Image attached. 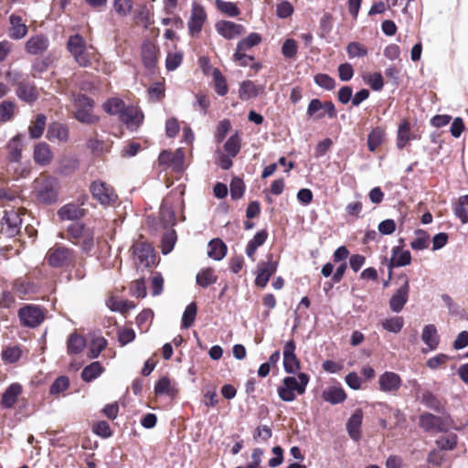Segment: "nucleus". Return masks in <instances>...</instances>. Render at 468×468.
<instances>
[{"mask_svg": "<svg viewBox=\"0 0 468 468\" xmlns=\"http://www.w3.org/2000/svg\"><path fill=\"white\" fill-rule=\"evenodd\" d=\"M67 49L76 63L82 68L90 67L93 61H99L100 54L92 46L88 47L84 37L80 34L72 35L67 42Z\"/></svg>", "mask_w": 468, "mask_h": 468, "instance_id": "f257e3e1", "label": "nucleus"}, {"mask_svg": "<svg viewBox=\"0 0 468 468\" xmlns=\"http://www.w3.org/2000/svg\"><path fill=\"white\" fill-rule=\"evenodd\" d=\"M65 232V239L73 245L79 246L82 252L89 254L94 249V229L87 227L84 223H72L66 229Z\"/></svg>", "mask_w": 468, "mask_h": 468, "instance_id": "f03ea898", "label": "nucleus"}, {"mask_svg": "<svg viewBox=\"0 0 468 468\" xmlns=\"http://www.w3.org/2000/svg\"><path fill=\"white\" fill-rule=\"evenodd\" d=\"M33 192L37 200L45 205L56 203L58 199V180L50 176L41 175L33 183Z\"/></svg>", "mask_w": 468, "mask_h": 468, "instance_id": "7ed1b4c3", "label": "nucleus"}, {"mask_svg": "<svg viewBox=\"0 0 468 468\" xmlns=\"http://www.w3.org/2000/svg\"><path fill=\"white\" fill-rule=\"evenodd\" d=\"M310 377L303 372H300L297 378L285 377L277 388L279 398L285 402L293 401L296 394L303 395L305 392Z\"/></svg>", "mask_w": 468, "mask_h": 468, "instance_id": "20e7f679", "label": "nucleus"}, {"mask_svg": "<svg viewBox=\"0 0 468 468\" xmlns=\"http://www.w3.org/2000/svg\"><path fill=\"white\" fill-rule=\"evenodd\" d=\"M45 259L52 268H67L75 263L76 252L73 249L57 243L48 250Z\"/></svg>", "mask_w": 468, "mask_h": 468, "instance_id": "39448f33", "label": "nucleus"}, {"mask_svg": "<svg viewBox=\"0 0 468 468\" xmlns=\"http://www.w3.org/2000/svg\"><path fill=\"white\" fill-rule=\"evenodd\" d=\"M90 192L94 200L102 207H113L118 202V194L112 186L101 179L94 180L90 185Z\"/></svg>", "mask_w": 468, "mask_h": 468, "instance_id": "423d86ee", "label": "nucleus"}, {"mask_svg": "<svg viewBox=\"0 0 468 468\" xmlns=\"http://www.w3.org/2000/svg\"><path fill=\"white\" fill-rule=\"evenodd\" d=\"M95 102L86 94L80 93L74 98L76 111L74 117L82 123L93 124L99 122L100 118L93 113Z\"/></svg>", "mask_w": 468, "mask_h": 468, "instance_id": "0eeeda50", "label": "nucleus"}, {"mask_svg": "<svg viewBox=\"0 0 468 468\" xmlns=\"http://www.w3.org/2000/svg\"><path fill=\"white\" fill-rule=\"evenodd\" d=\"M207 23V13L205 7L194 2L191 5L190 16L187 20L188 34L191 37H198L204 26Z\"/></svg>", "mask_w": 468, "mask_h": 468, "instance_id": "6e6552de", "label": "nucleus"}, {"mask_svg": "<svg viewBox=\"0 0 468 468\" xmlns=\"http://www.w3.org/2000/svg\"><path fill=\"white\" fill-rule=\"evenodd\" d=\"M306 115L314 121L327 116L329 119L337 117V111L331 101H322L319 99H312L307 106Z\"/></svg>", "mask_w": 468, "mask_h": 468, "instance_id": "1a4fd4ad", "label": "nucleus"}, {"mask_svg": "<svg viewBox=\"0 0 468 468\" xmlns=\"http://www.w3.org/2000/svg\"><path fill=\"white\" fill-rule=\"evenodd\" d=\"M18 317L22 325L35 328L44 322L45 309L35 304H26L18 310Z\"/></svg>", "mask_w": 468, "mask_h": 468, "instance_id": "9d476101", "label": "nucleus"}, {"mask_svg": "<svg viewBox=\"0 0 468 468\" xmlns=\"http://www.w3.org/2000/svg\"><path fill=\"white\" fill-rule=\"evenodd\" d=\"M22 219L17 210H5L0 222V232L7 238H14L21 232Z\"/></svg>", "mask_w": 468, "mask_h": 468, "instance_id": "9b49d317", "label": "nucleus"}, {"mask_svg": "<svg viewBox=\"0 0 468 468\" xmlns=\"http://www.w3.org/2000/svg\"><path fill=\"white\" fill-rule=\"evenodd\" d=\"M267 261H261L257 265L255 284L258 287L264 288L267 286L270 278L276 272L278 261H274L272 253H269Z\"/></svg>", "mask_w": 468, "mask_h": 468, "instance_id": "f8f14e48", "label": "nucleus"}, {"mask_svg": "<svg viewBox=\"0 0 468 468\" xmlns=\"http://www.w3.org/2000/svg\"><path fill=\"white\" fill-rule=\"evenodd\" d=\"M132 249L134 256V263L137 268H148L154 264V248L150 243L144 240H138L133 245Z\"/></svg>", "mask_w": 468, "mask_h": 468, "instance_id": "ddd939ff", "label": "nucleus"}, {"mask_svg": "<svg viewBox=\"0 0 468 468\" xmlns=\"http://www.w3.org/2000/svg\"><path fill=\"white\" fill-rule=\"evenodd\" d=\"M119 119L126 125L127 129L135 131L143 123L144 115L139 107L126 105Z\"/></svg>", "mask_w": 468, "mask_h": 468, "instance_id": "4468645a", "label": "nucleus"}, {"mask_svg": "<svg viewBox=\"0 0 468 468\" xmlns=\"http://www.w3.org/2000/svg\"><path fill=\"white\" fill-rule=\"evenodd\" d=\"M88 197L83 196V200L80 205L75 204L73 202L65 204L58 210V217L60 220H70V221H78L84 218L87 214V209L81 207L84 204L85 200H87Z\"/></svg>", "mask_w": 468, "mask_h": 468, "instance_id": "2eb2a0df", "label": "nucleus"}, {"mask_svg": "<svg viewBox=\"0 0 468 468\" xmlns=\"http://www.w3.org/2000/svg\"><path fill=\"white\" fill-rule=\"evenodd\" d=\"M295 350L296 344L293 339L285 343L283 347V367L288 374H295L301 367V363L295 355Z\"/></svg>", "mask_w": 468, "mask_h": 468, "instance_id": "dca6fc26", "label": "nucleus"}, {"mask_svg": "<svg viewBox=\"0 0 468 468\" xmlns=\"http://www.w3.org/2000/svg\"><path fill=\"white\" fill-rule=\"evenodd\" d=\"M37 291L38 286L27 276L16 279L12 284V292L21 299L29 298Z\"/></svg>", "mask_w": 468, "mask_h": 468, "instance_id": "f3484780", "label": "nucleus"}, {"mask_svg": "<svg viewBox=\"0 0 468 468\" xmlns=\"http://www.w3.org/2000/svg\"><path fill=\"white\" fill-rule=\"evenodd\" d=\"M141 55L144 66L148 69H154L158 63L160 48L155 42L145 40L142 45Z\"/></svg>", "mask_w": 468, "mask_h": 468, "instance_id": "a211bd4d", "label": "nucleus"}, {"mask_svg": "<svg viewBox=\"0 0 468 468\" xmlns=\"http://www.w3.org/2000/svg\"><path fill=\"white\" fill-rule=\"evenodd\" d=\"M215 28L220 36L229 40L242 36L245 33V27L242 25L229 20L218 21Z\"/></svg>", "mask_w": 468, "mask_h": 468, "instance_id": "6ab92c4d", "label": "nucleus"}, {"mask_svg": "<svg viewBox=\"0 0 468 468\" xmlns=\"http://www.w3.org/2000/svg\"><path fill=\"white\" fill-rule=\"evenodd\" d=\"M379 389L386 393H395L402 386L400 376L395 372L386 371L378 378Z\"/></svg>", "mask_w": 468, "mask_h": 468, "instance_id": "aec40b11", "label": "nucleus"}, {"mask_svg": "<svg viewBox=\"0 0 468 468\" xmlns=\"http://www.w3.org/2000/svg\"><path fill=\"white\" fill-rule=\"evenodd\" d=\"M409 294L410 282L408 277L405 276L404 283L393 293L389 299V308L395 313H399L407 303Z\"/></svg>", "mask_w": 468, "mask_h": 468, "instance_id": "412c9836", "label": "nucleus"}, {"mask_svg": "<svg viewBox=\"0 0 468 468\" xmlns=\"http://www.w3.org/2000/svg\"><path fill=\"white\" fill-rule=\"evenodd\" d=\"M48 37L44 34L34 35L25 43L26 52L34 56L42 55L48 50Z\"/></svg>", "mask_w": 468, "mask_h": 468, "instance_id": "4be33fe9", "label": "nucleus"}, {"mask_svg": "<svg viewBox=\"0 0 468 468\" xmlns=\"http://www.w3.org/2000/svg\"><path fill=\"white\" fill-rule=\"evenodd\" d=\"M16 94L21 101L29 104L37 101L39 97L36 85L26 80L16 84Z\"/></svg>", "mask_w": 468, "mask_h": 468, "instance_id": "5701e85b", "label": "nucleus"}, {"mask_svg": "<svg viewBox=\"0 0 468 468\" xmlns=\"http://www.w3.org/2000/svg\"><path fill=\"white\" fill-rule=\"evenodd\" d=\"M23 393V387L19 383H12L1 395L0 406L3 409H12Z\"/></svg>", "mask_w": 468, "mask_h": 468, "instance_id": "b1692460", "label": "nucleus"}, {"mask_svg": "<svg viewBox=\"0 0 468 468\" xmlns=\"http://www.w3.org/2000/svg\"><path fill=\"white\" fill-rule=\"evenodd\" d=\"M419 425L427 432H441L445 431L442 419L429 412H425L420 416Z\"/></svg>", "mask_w": 468, "mask_h": 468, "instance_id": "393cba45", "label": "nucleus"}, {"mask_svg": "<svg viewBox=\"0 0 468 468\" xmlns=\"http://www.w3.org/2000/svg\"><path fill=\"white\" fill-rule=\"evenodd\" d=\"M158 162L160 165L172 166L175 171H181L184 165V154L180 151L172 153L164 150L158 156Z\"/></svg>", "mask_w": 468, "mask_h": 468, "instance_id": "a878e982", "label": "nucleus"}, {"mask_svg": "<svg viewBox=\"0 0 468 468\" xmlns=\"http://www.w3.org/2000/svg\"><path fill=\"white\" fill-rule=\"evenodd\" d=\"M179 389L175 381L168 376L161 377L154 385V394L156 396L166 395L175 399L178 395Z\"/></svg>", "mask_w": 468, "mask_h": 468, "instance_id": "bb28decb", "label": "nucleus"}, {"mask_svg": "<svg viewBox=\"0 0 468 468\" xmlns=\"http://www.w3.org/2000/svg\"><path fill=\"white\" fill-rule=\"evenodd\" d=\"M22 159L6 162L5 170L7 175L13 179L27 177L31 173L29 163H23Z\"/></svg>", "mask_w": 468, "mask_h": 468, "instance_id": "cd10ccee", "label": "nucleus"}, {"mask_svg": "<svg viewBox=\"0 0 468 468\" xmlns=\"http://www.w3.org/2000/svg\"><path fill=\"white\" fill-rule=\"evenodd\" d=\"M416 139L417 137L411 133L410 122L409 119H403L399 122L397 132V148L402 150L410 141Z\"/></svg>", "mask_w": 468, "mask_h": 468, "instance_id": "c85d7f7f", "label": "nucleus"}, {"mask_svg": "<svg viewBox=\"0 0 468 468\" xmlns=\"http://www.w3.org/2000/svg\"><path fill=\"white\" fill-rule=\"evenodd\" d=\"M363 420V411L361 409H356L346 423V431L350 438L356 441L361 439V426Z\"/></svg>", "mask_w": 468, "mask_h": 468, "instance_id": "c756f323", "label": "nucleus"}, {"mask_svg": "<svg viewBox=\"0 0 468 468\" xmlns=\"http://www.w3.org/2000/svg\"><path fill=\"white\" fill-rule=\"evenodd\" d=\"M24 149V144L22 142V135L16 134L13 138H11L5 145V160L8 161H16L18 159H22V153Z\"/></svg>", "mask_w": 468, "mask_h": 468, "instance_id": "7c9ffc66", "label": "nucleus"}, {"mask_svg": "<svg viewBox=\"0 0 468 468\" xmlns=\"http://www.w3.org/2000/svg\"><path fill=\"white\" fill-rule=\"evenodd\" d=\"M33 158L35 163L41 166L49 165L53 159L50 146L45 142L37 144L34 147Z\"/></svg>", "mask_w": 468, "mask_h": 468, "instance_id": "2f4dec72", "label": "nucleus"}, {"mask_svg": "<svg viewBox=\"0 0 468 468\" xmlns=\"http://www.w3.org/2000/svg\"><path fill=\"white\" fill-rule=\"evenodd\" d=\"M10 28L9 37L15 40L25 37L28 32L27 26L23 23L22 17L18 15L12 14L9 17Z\"/></svg>", "mask_w": 468, "mask_h": 468, "instance_id": "473e14b6", "label": "nucleus"}, {"mask_svg": "<svg viewBox=\"0 0 468 468\" xmlns=\"http://www.w3.org/2000/svg\"><path fill=\"white\" fill-rule=\"evenodd\" d=\"M411 254L409 250H402L399 247H394L392 249V256L388 264L389 275L391 270L395 267H403L410 264Z\"/></svg>", "mask_w": 468, "mask_h": 468, "instance_id": "72a5a7b5", "label": "nucleus"}, {"mask_svg": "<svg viewBox=\"0 0 468 468\" xmlns=\"http://www.w3.org/2000/svg\"><path fill=\"white\" fill-rule=\"evenodd\" d=\"M69 132L66 124L60 122H52L49 124L47 137L49 141L57 140L58 142H67L69 140Z\"/></svg>", "mask_w": 468, "mask_h": 468, "instance_id": "f704fd0d", "label": "nucleus"}, {"mask_svg": "<svg viewBox=\"0 0 468 468\" xmlns=\"http://www.w3.org/2000/svg\"><path fill=\"white\" fill-rule=\"evenodd\" d=\"M322 399L332 405H335L346 399V393L341 387L330 386L323 390Z\"/></svg>", "mask_w": 468, "mask_h": 468, "instance_id": "c9c22d12", "label": "nucleus"}, {"mask_svg": "<svg viewBox=\"0 0 468 468\" xmlns=\"http://www.w3.org/2000/svg\"><path fill=\"white\" fill-rule=\"evenodd\" d=\"M262 90L263 87L257 86L252 80H244L239 85V97L242 101H248L256 98Z\"/></svg>", "mask_w": 468, "mask_h": 468, "instance_id": "e433bc0d", "label": "nucleus"}, {"mask_svg": "<svg viewBox=\"0 0 468 468\" xmlns=\"http://www.w3.org/2000/svg\"><path fill=\"white\" fill-rule=\"evenodd\" d=\"M386 139V131L380 126L374 127L367 135V148L370 152H376Z\"/></svg>", "mask_w": 468, "mask_h": 468, "instance_id": "4c0bfd02", "label": "nucleus"}, {"mask_svg": "<svg viewBox=\"0 0 468 468\" xmlns=\"http://www.w3.org/2000/svg\"><path fill=\"white\" fill-rule=\"evenodd\" d=\"M86 346V339L77 332L71 333L67 339V352L69 355H79Z\"/></svg>", "mask_w": 468, "mask_h": 468, "instance_id": "58836bf2", "label": "nucleus"}, {"mask_svg": "<svg viewBox=\"0 0 468 468\" xmlns=\"http://www.w3.org/2000/svg\"><path fill=\"white\" fill-rule=\"evenodd\" d=\"M160 220L165 229L170 228L176 224V213L173 206L169 203L168 199H165L160 207Z\"/></svg>", "mask_w": 468, "mask_h": 468, "instance_id": "ea45409f", "label": "nucleus"}, {"mask_svg": "<svg viewBox=\"0 0 468 468\" xmlns=\"http://www.w3.org/2000/svg\"><path fill=\"white\" fill-rule=\"evenodd\" d=\"M420 402L437 413H442L444 411L443 402L430 390H424L422 392Z\"/></svg>", "mask_w": 468, "mask_h": 468, "instance_id": "a19ab883", "label": "nucleus"}, {"mask_svg": "<svg viewBox=\"0 0 468 468\" xmlns=\"http://www.w3.org/2000/svg\"><path fill=\"white\" fill-rule=\"evenodd\" d=\"M421 339L431 350L438 347L440 336L434 324H427L424 326L421 334Z\"/></svg>", "mask_w": 468, "mask_h": 468, "instance_id": "79ce46f5", "label": "nucleus"}, {"mask_svg": "<svg viewBox=\"0 0 468 468\" xmlns=\"http://www.w3.org/2000/svg\"><path fill=\"white\" fill-rule=\"evenodd\" d=\"M217 281L218 275L215 273V270L210 267L201 269L196 276L197 284L202 288H207L216 283Z\"/></svg>", "mask_w": 468, "mask_h": 468, "instance_id": "37998d69", "label": "nucleus"}, {"mask_svg": "<svg viewBox=\"0 0 468 468\" xmlns=\"http://www.w3.org/2000/svg\"><path fill=\"white\" fill-rule=\"evenodd\" d=\"M227 245L220 239H214L208 243L207 255L216 261L222 260L227 254Z\"/></svg>", "mask_w": 468, "mask_h": 468, "instance_id": "c03bdc74", "label": "nucleus"}, {"mask_svg": "<svg viewBox=\"0 0 468 468\" xmlns=\"http://www.w3.org/2000/svg\"><path fill=\"white\" fill-rule=\"evenodd\" d=\"M47 117L39 113L28 127V133L32 139L40 138L46 127Z\"/></svg>", "mask_w": 468, "mask_h": 468, "instance_id": "a18cd8bd", "label": "nucleus"}, {"mask_svg": "<svg viewBox=\"0 0 468 468\" xmlns=\"http://www.w3.org/2000/svg\"><path fill=\"white\" fill-rule=\"evenodd\" d=\"M104 371L100 362H92L86 366L81 372V378L85 382H90L97 378Z\"/></svg>", "mask_w": 468, "mask_h": 468, "instance_id": "49530a36", "label": "nucleus"}, {"mask_svg": "<svg viewBox=\"0 0 468 468\" xmlns=\"http://www.w3.org/2000/svg\"><path fill=\"white\" fill-rule=\"evenodd\" d=\"M197 314V303L192 302L186 307V309L183 313L181 327L184 329H187V328L191 327L195 323Z\"/></svg>", "mask_w": 468, "mask_h": 468, "instance_id": "de8ad7c7", "label": "nucleus"}, {"mask_svg": "<svg viewBox=\"0 0 468 468\" xmlns=\"http://www.w3.org/2000/svg\"><path fill=\"white\" fill-rule=\"evenodd\" d=\"M262 41V37L259 33H250L248 37L241 39L237 44V51H248Z\"/></svg>", "mask_w": 468, "mask_h": 468, "instance_id": "09e8293b", "label": "nucleus"}, {"mask_svg": "<svg viewBox=\"0 0 468 468\" xmlns=\"http://www.w3.org/2000/svg\"><path fill=\"white\" fill-rule=\"evenodd\" d=\"M416 238L410 242V247L414 250H422L429 247L430 235L423 229L415 230Z\"/></svg>", "mask_w": 468, "mask_h": 468, "instance_id": "8fccbe9b", "label": "nucleus"}, {"mask_svg": "<svg viewBox=\"0 0 468 468\" xmlns=\"http://www.w3.org/2000/svg\"><path fill=\"white\" fill-rule=\"evenodd\" d=\"M125 106L122 99L111 98L103 104V110L111 115H119L120 117Z\"/></svg>", "mask_w": 468, "mask_h": 468, "instance_id": "3c124183", "label": "nucleus"}, {"mask_svg": "<svg viewBox=\"0 0 468 468\" xmlns=\"http://www.w3.org/2000/svg\"><path fill=\"white\" fill-rule=\"evenodd\" d=\"M346 49L349 58H365L368 55L367 48L357 41L349 42Z\"/></svg>", "mask_w": 468, "mask_h": 468, "instance_id": "603ef678", "label": "nucleus"}, {"mask_svg": "<svg viewBox=\"0 0 468 468\" xmlns=\"http://www.w3.org/2000/svg\"><path fill=\"white\" fill-rule=\"evenodd\" d=\"M184 53L176 48L175 51H168L165 58V68L168 71L176 69L183 62Z\"/></svg>", "mask_w": 468, "mask_h": 468, "instance_id": "864d4df0", "label": "nucleus"}, {"mask_svg": "<svg viewBox=\"0 0 468 468\" xmlns=\"http://www.w3.org/2000/svg\"><path fill=\"white\" fill-rule=\"evenodd\" d=\"M381 325L386 331L398 334L404 326V319L402 316L389 317L383 320Z\"/></svg>", "mask_w": 468, "mask_h": 468, "instance_id": "5fc2aeb1", "label": "nucleus"}, {"mask_svg": "<svg viewBox=\"0 0 468 468\" xmlns=\"http://www.w3.org/2000/svg\"><path fill=\"white\" fill-rule=\"evenodd\" d=\"M216 6L218 11L230 17H236L240 15V10L233 2L216 0Z\"/></svg>", "mask_w": 468, "mask_h": 468, "instance_id": "6e6d98bb", "label": "nucleus"}, {"mask_svg": "<svg viewBox=\"0 0 468 468\" xmlns=\"http://www.w3.org/2000/svg\"><path fill=\"white\" fill-rule=\"evenodd\" d=\"M213 80L215 83V91L219 96H225L229 91V87L226 78L223 76V74L218 69H214Z\"/></svg>", "mask_w": 468, "mask_h": 468, "instance_id": "4d7b16f0", "label": "nucleus"}, {"mask_svg": "<svg viewBox=\"0 0 468 468\" xmlns=\"http://www.w3.org/2000/svg\"><path fill=\"white\" fill-rule=\"evenodd\" d=\"M241 140L238 133L231 135L224 144V149L228 154L235 157L240 151Z\"/></svg>", "mask_w": 468, "mask_h": 468, "instance_id": "13d9d810", "label": "nucleus"}, {"mask_svg": "<svg viewBox=\"0 0 468 468\" xmlns=\"http://www.w3.org/2000/svg\"><path fill=\"white\" fill-rule=\"evenodd\" d=\"M1 356L5 363L14 364L20 359L22 350L18 346H7L3 349Z\"/></svg>", "mask_w": 468, "mask_h": 468, "instance_id": "bf43d9fd", "label": "nucleus"}, {"mask_svg": "<svg viewBox=\"0 0 468 468\" xmlns=\"http://www.w3.org/2000/svg\"><path fill=\"white\" fill-rule=\"evenodd\" d=\"M16 104L11 101H3L0 103V121L7 122L11 121L15 115Z\"/></svg>", "mask_w": 468, "mask_h": 468, "instance_id": "052dcab7", "label": "nucleus"}, {"mask_svg": "<svg viewBox=\"0 0 468 468\" xmlns=\"http://www.w3.org/2000/svg\"><path fill=\"white\" fill-rule=\"evenodd\" d=\"M435 442L441 450L452 451L457 446L458 437L455 433H451L440 437Z\"/></svg>", "mask_w": 468, "mask_h": 468, "instance_id": "680f3d73", "label": "nucleus"}, {"mask_svg": "<svg viewBox=\"0 0 468 468\" xmlns=\"http://www.w3.org/2000/svg\"><path fill=\"white\" fill-rule=\"evenodd\" d=\"M230 196L234 200L241 198L245 192V184L239 177H233L230 182Z\"/></svg>", "mask_w": 468, "mask_h": 468, "instance_id": "e2e57ef3", "label": "nucleus"}, {"mask_svg": "<svg viewBox=\"0 0 468 468\" xmlns=\"http://www.w3.org/2000/svg\"><path fill=\"white\" fill-rule=\"evenodd\" d=\"M107 340L104 337H96L92 339L89 350L88 356L90 358H96L105 349Z\"/></svg>", "mask_w": 468, "mask_h": 468, "instance_id": "0e129e2a", "label": "nucleus"}, {"mask_svg": "<svg viewBox=\"0 0 468 468\" xmlns=\"http://www.w3.org/2000/svg\"><path fill=\"white\" fill-rule=\"evenodd\" d=\"M112 311L125 314L131 309L135 307L134 303L131 301L115 300L112 298L108 303Z\"/></svg>", "mask_w": 468, "mask_h": 468, "instance_id": "69168bd1", "label": "nucleus"}, {"mask_svg": "<svg viewBox=\"0 0 468 468\" xmlns=\"http://www.w3.org/2000/svg\"><path fill=\"white\" fill-rule=\"evenodd\" d=\"M176 241V233L174 229H170L162 237V252L167 254L172 251Z\"/></svg>", "mask_w": 468, "mask_h": 468, "instance_id": "338daca9", "label": "nucleus"}, {"mask_svg": "<svg viewBox=\"0 0 468 468\" xmlns=\"http://www.w3.org/2000/svg\"><path fill=\"white\" fill-rule=\"evenodd\" d=\"M314 80L315 84L326 90H332L335 87V79L328 74L318 73L314 76Z\"/></svg>", "mask_w": 468, "mask_h": 468, "instance_id": "774afa93", "label": "nucleus"}]
</instances>
